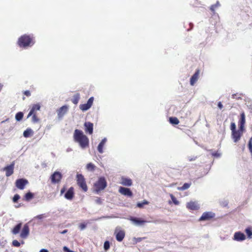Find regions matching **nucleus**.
<instances>
[{
    "mask_svg": "<svg viewBox=\"0 0 252 252\" xmlns=\"http://www.w3.org/2000/svg\"><path fill=\"white\" fill-rule=\"evenodd\" d=\"M74 140L79 143L82 148L89 146V140L88 138L84 134L83 132L79 129H75L73 135Z\"/></svg>",
    "mask_w": 252,
    "mask_h": 252,
    "instance_id": "1",
    "label": "nucleus"
},
{
    "mask_svg": "<svg viewBox=\"0 0 252 252\" xmlns=\"http://www.w3.org/2000/svg\"><path fill=\"white\" fill-rule=\"evenodd\" d=\"M35 38L32 34H25L18 39V45L20 47L32 46L35 43Z\"/></svg>",
    "mask_w": 252,
    "mask_h": 252,
    "instance_id": "2",
    "label": "nucleus"
},
{
    "mask_svg": "<svg viewBox=\"0 0 252 252\" xmlns=\"http://www.w3.org/2000/svg\"><path fill=\"white\" fill-rule=\"evenodd\" d=\"M40 107L41 106L39 103L33 104L27 116V118L31 116L32 117V121L33 123H38L40 121L39 118L37 115V112L40 110Z\"/></svg>",
    "mask_w": 252,
    "mask_h": 252,
    "instance_id": "3",
    "label": "nucleus"
},
{
    "mask_svg": "<svg viewBox=\"0 0 252 252\" xmlns=\"http://www.w3.org/2000/svg\"><path fill=\"white\" fill-rule=\"evenodd\" d=\"M94 190L97 193L103 190L107 186V182L103 177H99L94 184Z\"/></svg>",
    "mask_w": 252,
    "mask_h": 252,
    "instance_id": "4",
    "label": "nucleus"
},
{
    "mask_svg": "<svg viewBox=\"0 0 252 252\" xmlns=\"http://www.w3.org/2000/svg\"><path fill=\"white\" fill-rule=\"evenodd\" d=\"M76 181L78 186L84 192L88 190V187L84 176L81 174H77L76 175Z\"/></svg>",
    "mask_w": 252,
    "mask_h": 252,
    "instance_id": "5",
    "label": "nucleus"
},
{
    "mask_svg": "<svg viewBox=\"0 0 252 252\" xmlns=\"http://www.w3.org/2000/svg\"><path fill=\"white\" fill-rule=\"evenodd\" d=\"M215 214L211 212H206L203 213L201 217L199 219V221L210 220L214 218Z\"/></svg>",
    "mask_w": 252,
    "mask_h": 252,
    "instance_id": "6",
    "label": "nucleus"
},
{
    "mask_svg": "<svg viewBox=\"0 0 252 252\" xmlns=\"http://www.w3.org/2000/svg\"><path fill=\"white\" fill-rule=\"evenodd\" d=\"M94 97H91L88 100L87 103L80 104V109L83 111H85L89 109L92 106L94 102Z\"/></svg>",
    "mask_w": 252,
    "mask_h": 252,
    "instance_id": "7",
    "label": "nucleus"
},
{
    "mask_svg": "<svg viewBox=\"0 0 252 252\" xmlns=\"http://www.w3.org/2000/svg\"><path fill=\"white\" fill-rule=\"evenodd\" d=\"M28 183V181L25 179H19L16 181L15 186L18 189L22 190Z\"/></svg>",
    "mask_w": 252,
    "mask_h": 252,
    "instance_id": "8",
    "label": "nucleus"
},
{
    "mask_svg": "<svg viewBox=\"0 0 252 252\" xmlns=\"http://www.w3.org/2000/svg\"><path fill=\"white\" fill-rule=\"evenodd\" d=\"M51 182L53 184H56L59 183L62 178V175L59 171H55L51 176L50 177Z\"/></svg>",
    "mask_w": 252,
    "mask_h": 252,
    "instance_id": "9",
    "label": "nucleus"
},
{
    "mask_svg": "<svg viewBox=\"0 0 252 252\" xmlns=\"http://www.w3.org/2000/svg\"><path fill=\"white\" fill-rule=\"evenodd\" d=\"M15 162L13 161L10 165H7L3 168V171H5V175L9 177L13 174L14 172V168Z\"/></svg>",
    "mask_w": 252,
    "mask_h": 252,
    "instance_id": "10",
    "label": "nucleus"
},
{
    "mask_svg": "<svg viewBox=\"0 0 252 252\" xmlns=\"http://www.w3.org/2000/svg\"><path fill=\"white\" fill-rule=\"evenodd\" d=\"M246 123L245 114L244 112H242L240 114V119L238 122L239 128L240 130L243 132L244 126Z\"/></svg>",
    "mask_w": 252,
    "mask_h": 252,
    "instance_id": "11",
    "label": "nucleus"
},
{
    "mask_svg": "<svg viewBox=\"0 0 252 252\" xmlns=\"http://www.w3.org/2000/svg\"><path fill=\"white\" fill-rule=\"evenodd\" d=\"M243 132L240 130H234L232 132V138L234 142H237L241 138Z\"/></svg>",
    "mask_w": 252,
    "mask_h": 252,
    "instance_id": "12",
    "label": "nucleus"
},
{
    "mask_svg": "<svg viewBox=\"0 0 252 252\" xmlns=\"http://www.w3.org/2000/svg\"><path fill=\"white\" fill-rule=\"evenodd\" d=\"M119 191L122 194L129 197H131L133 194L132 191L130 190L129 189L122 187H120Z\"/></svg>",
    "mask_w": 252,
    "mask_h": 252,
    "instance_id": "13",
    "label": "nucleus"
},
{
    "mask_svg": "<svg viewBox=\"0 0 252 252\" xmlns=\"http://www.w3.org/2000/svg\"><path fill=\"white\" fill-rule=\"evenodd\" d=\"M129 220L135 224L138 225H143L146 222H147L146 220H142L141 218H135V217H131L130 218Z\"/></svg>",
    "mask_w": 252,
    "mask_h": 252,
    "instance_id": "14",
    "label": "nucleus"
},
{
    "mask_svg": "<svg viewBox=\"0 0 252 252\" xmlns=\"http://www.w3.org/2000/svg\"><path fill=\"white\" fill-rule=\"evenodd\" d=\"M29 225L27 224H25L21 232L20 237L23 239L26 238L29 234Z\"/></svg>",
    "mask_w": 252,
    "mask_h": 252,
    "instance_id": "15",
    "label": "nucleus"
},
{
    "mask_svg": "<svg viewBox=\"0 0 252 252\" xmlns=\"http://www.w3.org/2000/svg\"><path fill=\"white\" fill-rule=\"evenodd\" d=\"M187 208L190 210H197L199 209V207L196 202L190 201L187 203L186 205Z\"/></svg>",
    "mask_w": 252,
    "mask_h": 252,
    "instance_id": "16",
    "label": "nucleus"
},
{
    "mask_svg": "<svg viewBox=\"0 0 252 252\" xmlns=\"http://www.w3.org/2000/svg\"><path fill=\"white\" fill-rule=\"evenodd\" d=\"M200 73L199 69H197L195 73L192 76L190 80V84L191 86H193L198 80Z\"/></svg>",
    "mask_w": 252,
    "mask_h": 252,
    "instance_id": "17",
    "label": "nucleus"
},
{
    "mask_svg": "<svg viewBox=\"0 0 252 252\" xmlns=\"http://www.w3.org/2000/svg\"><path fill=\"white\" fill-rule=\"evenodd\" d=\"M116 234V239L119 242H121L124 239L125 236V232L124 230L116 231L115 232Z\"/></svg>",
    "mask_w": 252,
    "mask_h": 252,
    "instance_id": "18",
    "label": "nucleus"
},
{
    "mask_svg": "<svg viewBox=\"0 0 252 252\" xmlns=\"http://www.w3.org/2000/svg\"><path fill=\"white\" fill-rule=\"evenodd\" d=\"M68 107L64 105L58 110V116L59 118H62L67 112Z\"/></svg>",
    "mask_w": 252,
    "mask_h": 252,
    "instance_id": "19",
    "label": "nucleus"
},
{
    "mask_svg": "<svg viewBox=\"0 0 252 252\" xmlns=\"http://www.w3.org/2000/svg\"><path fill=\"white\" fill-rule=\"evenodd\" d=\"M85 132L92 134L93 132V124L91 122H85L84 124Z\"/></svg>",
    "mask_w": 252,
    "mask_h": 252,
    "instance_id": "20",
    "label": "nucleus"
},
{
    "mask_svg": "<svg viewBox=\"0 0 252 252\" xmlns=\"http://www.w3.org/2000/svg\"><path fill=\"white\" fill-rule=\"evenodd\" d=\"M246 239V236L244 233L241 232H235L234 235V239L238 241H242Z\"/></svg>",
    "mask_w": 252,
    "mask_h": 252,
    "instance_id": "21",
    "label": "nucleus"
},
{
    "mask_svg": "<svg viewBox=\"0 0 252 252\" xmlns=\"http://www.w3.org/2000/svg\"><path fill=\"white\" fill-rule=\"evenodd\" d=\"M74 196V188L70 187L64 195L65 198L71 200Z\"/></svg>",
    "mask_w": 252,
    "mask_h": 252,
    "instance_id": "22",
    "label": "nucleus"
},
{
    "mask_svg": "<svg viewBox=\"0 0 252 252\" xmlns=\"http://www.w3.org/2000/svg\"><path fill=\"white\" fill-rule=\"evenodd\" d=\"M121 184L123 186L129 187L132 185V182L130 179L122 177Z\"/></svg>",
    "mask_w": 252,
    "mask_h": 252,
    "instance_id": "23",
    "label": "nucleus"
},
{
    "mask_svg": "<svg viewBox=\"0 0 252 252\" xmlns=\"http://www.w3.org/2000/svg\"><path fill=\"white\" fill-rule=\"evenodd\" d=\"M34 197V194L33 193L29 191L26 193L23 197V200L26 201H29Z\"/></svg>",
    "mask_w": 252,
    "mask_h": 252,
    "instance_id": "24",
    "label": "nucleus"
},
{
    "mask_svg": "<svg viewBox=\"0 0 252 252\" xmlns=\"http://www.w3.org/2000/svg\"><path fill=\"white\" fill-rule=\"evenodd\" d=\"M106 138H104L101 140V141L98 144V147H97V150H98V151L99 152V153L101 154L103 152V147L106 143Z\"/></svg>",
    "mask_w": 252,
    "mask_h": 252,
    "instance_id": "25",
    "label": "nucleus"
},
{
    "mask_svg": "<svg viewBox=\"0 0 252 252\" xmlns=\"http://www.w3.org/2000/svg\"><path fill=\"white\" fill-rule=\"evenodd\" d=\"M33 134V131L30 128H28L23 132V136L26 138L30 137L32 136Z\"/></svg>",
    "mask_w": 252,
    "mask_h": 252,
    "instance_id": "26",
    "label": "nucleus"
},
{
    "mask_svg": "<svg viewBox=\"0 0 252 252\" xmlns=\"http://www.w3.org/2000/svg\"><path fill=\"white\" fill-rule=\"evenodd\" d=\"M80 98V94L79 93H77L74 95L73 98L71 99V101L74 104H77L79 102Z\"/></svg>",
    "mask_w": 252,
    "mask_h": 252,
    "instance_id": "27",
    "label": "nucleus"
},
{
    "mask_svg": "<svg viewBox=\"0 0 252 252\" xmlns=\"http://www.w3.org/2000/svg\"><path fill=\"white\" fill-rule=\"evenodd\" d=\"M21 226H22V224L21 223L17 224L14 227V228L12 230V233L14 234H18L20 230V229L21 228Z\"/></svg>",
    "mask_w": 252,
    "mask_h": 252,
    "instance_id": "28",
    "label": "nucleus"
},
{
    "mask_svg": "<svg viewBox=\"0 0 252 252\" xmlns=\"http://www.w3.org/2000/svg\"><path fill=\"white\" fill-rule=\"evenodd\" d=\"M169 122L172 125H178L179 123V121L177 118L172 117L169 118Z\"/></svg>",
    "mask_w": 252,
    "mask_h": 252,
    "instance_id": "29",
    "label": "nucleus"
},
{
    "mask_svg": "<svg viewBox=\"0 0 252 252\" xmlns=\"http://www.w3.org/2000/svg\"><path fill=\"white\" fill-rule=\"evenodd\" d=\"M245 232L247 234L248 237L250 239L252 238V227H248L245 229Z\"/></svg>",
    "mask_w": 252,
    "mask_h": 252,
    "instance_id": "30",
    "label": "nucleus"
},
{
    "mask_svg": "<svg viewBox=\"0 0 252 252\" xmlns=\"http://www.w3.org/2000/svg\"><path fill=\"white\" fill-rule=\"evenodd\" d=\"M95 166L92 163H88L86 165V168L88 170L93 171L95 169Z\"/></svg>",
    "mask_w": 252,
    "mask_h": 252,
    "instance_id": "31",
    "label": "nucleus"
},
{
    "mask_svg": "<svg viewBox=\"0 0 252 252\" xmlns=\"http://www.w3.org/2000/svg\"><path fill=\"white\" fill-rule=\"evenodd\" d=\"M191 185V183H185L181 187L178 188V189L180 190H184L189 189Z\"/></svg>",
    "mask_w": 252,
    "mask_h": 252,
    "instance_id": "32",
    "label": "nucleus"
},
{
    "mask_svg": "<svg viewBox=\"0 0 252 252\" xmlns=\"http://www.w3.org/2000/svg\"><path fill=\"white\" fill-rule=\"evenodd\" d=\"M23 118V113L22 112H18L15 115V119L17 121H21Z\"/></svg>",
    "mask_w": 252,
    "mask_h": 252,
    "instance_id": "33",
    "label": "nucleus"
},
{
    "mask_svg": "<svg viewBox=\"0 0 252 252\" xmlns=\"http://www.w3.org/2000/svg\"><path fill=\"white\" fill-rule=\"evenodd\" d=\"M149 203V202L148 201L144 200L142 202L137 203V206L140 208H141L143 207L144 205H148Z\"/></svg>",
    "mask_w": 252,
    "mask_h": 252,
    "instance_id": "34",
    "label": "nucleus"
},
{
    "mask_svg": "<svg viewBox=\"0 0 252 252\" xmlns=\"http://www.w3.org/2000/svg\"><path fill=\"white\" fill-rule=\"evenodd\" d=\"M170 196L172 199V202L175 205H178L179 204V202L172 194H170Z\"/></svg>",
    "mask_w": 252,
    "mask_h": 252,
    "instance_id": "35",
    "label": "nucleus"
},
{
    "mask_svg": "<svg viewBox=\"0 0 252 252\" xmlns=\"http://www.w3.org/2000/svg\"><path fill=\"white\" fill-rule=\"evenodd\" d=\"M20 198V196L18 194H16L12 198V201L13 203H17Z\"/></svg>",
    "mask_w": 252,
    "mask_h": 252,
    "instance_id": "36",
    "label": "nucleus"
},
{
    "mask_svg": "<svg viewBox=\"0 0 252 252\" xmlns=\"http://www.w3.org/2000/svg\"><path fill=\"white\" fill-rule=\"evenodd\" d=\"M197 158H198L197 156H188L187 158H188V161H194V160H196Z\"/></svg>",
    "mask_w": 252,
    "mask_h": 252,
    "instance_id": "37",
    "label": "nucleus"
},
{
    "mask_svg": "<svg viewBox=\"0 0 252 252\" xmlns=\"http://www.w3.org/2000/svg\"><path fill=\"white\" fill-rule=\"evenodd\" d=\"M110 248V244L109 242L108 241H106L104 242V249L105 250L107 251Z\"/></svg>",
    "mask_w": 252,
    "mask_h": 252,
    "instance_id": "38",
    "label": "nucleus"
},
{
    "mask_svg": "<svg viewBox=\"0 0 252 252\" xmlns=\"http://www.w3.org/2000/svg\"><path fill=\"white\" fill-rule=\"evenodd\" d=\"M87 224V223H86L85 222L81 223L79 225V227L80 229V230H82L86 227Z\"/></svg>",
    "mask_w": 252,
    "mask_h": 252,
    "instance_id": "39",
    "label": "nucleus"
},
{
    "mask_svg": "<svg viewBox=\"0 0 252 252\" xmlns=\"http://www.w3.org/2000/svg\"><path fill=\"white\" fill-rule=\"evenodd\" d=\"M12 245L15 247H19L20 246V243L17 240H15L13 241Z\"/></svg>",
    "mask_w": 252,
    "mask_h": 252,
    "instance_id": "40",
    "label": "nucleus"
},
{
    "mask_svg": "<svg viewBox=\"0 0 252 252\" xmlns=\"http://www.w3.org/2000/svg\"><path fill=\"white\" fill-rule=\"evenodd\" d=\"M248 147L250 152L252 154V140H250L249 141Z\"/></svg>",
    "mask_w": 252,
    "mask_h": 252,
    "instance_id": "41",
    "label": "nucleus"
},
{
    "mask_svg": "<svg viewBox=\"0 0 252 252\" xmlns=\"http://www.w3.org/2000/svg\"><path fill=\"white\" fill-rule=\"evenodd\" d=\"M45 217V216L44 214H41V215H37L36 217H35L34 219H35L41 220V219H43Z\"/></svg>",
    "mask_w": 252,
    "mask_h": 252,
    "instance_id": "42",
    "label": "nucleus"
},
{
    "mask_svg": "<svg viewBox=\"0 0 252 252\" xmlns=\"http://www.w3.org/2000/svg\"><path fill=\"white\" fill-rule=\"evenodd\" d=\"M230 129H231L232 132L234 130H236V125L234 123H231V125H230Z\"/></svg>",
    "mask_w": 252,
    "mask_h": 252,
    "instance_id": "43",
    "label": "nucleus"
},
{
    "mask_svg": "<svg viewBox=\"0 0 252 252\" xmlns=\"http://www.w3.org/2000/svg\"><path fill=\"white\" fill-rule=\"evenodd\" d=\"M95 202L97 204H101L102 203V199L100 197H96V199L95 200Z\"/></svg>",
    "mask_w": 252,
    "mask_h": 252,
    "instance_id": "44",
    "label": "nucleus"
},
{
    "mask_svg": "<svg viewBox=\"0 0 252 252\" xmlns=\"http://www.w3.org/2000/svg\"><path fill=\"white\" fill-rule=\"evenodd\" d=\"M24 94L27 96H30L31 95V93L29 91H25L24 92Z\"/></svg>",
    "mask_w": 252,
    "mask_h": 252,
    "instance_id": "45",
    "label": "nucleus"
},
{
    "mask_svg": "<svg viewBox=\"0 0 252 252\" xmlns=\"http://www.w3.org/2000/svg\"><path fill=\"white\" fill-rule=\"evenodd\" d=\"M218 106L220 109H221L223 108V105L221 102H219L218 103Z\"/></svg>",
    "mask_w": 252,
    "mask_h": 252,
    "instance_id": "46",
    "label": "nucleus"
},
{
    "mask_svg": "<svg viewBox=\"0 0 252 252\" xmlns=\"http://www.w3.org/2000/svg\"><path fill=\"white\" fill-rule=\"evenodd\" d=\"M217 7V5L216 4H214V5H213L211 6L210 7V9L211 11H215V8Z\"/></svg>",
    "mask_w": 252,
    "mask_h": 252,
    "instance_id": "47",
    "label": "nucleus"
},
{
    "mask_svg": "<svg viewBox=\"0 0 252 252\" xmlns=\"http://www.w3.org/2000/svg\"><path fill=\"white\" fill-rule=\"evenodd\" d=\"M65 190H66V188L65 187L63 188L61 190V193L63 194V193H64L65 192Z\"/></svg>",
    "mask_w": 252,
    "mask_h": 252,
    "instance_id": "48",
    "label": "nucleus"
},
{
    "mask_svg": "<svg viewBox=\"0 0 252 252\" xmlns=\"http://www.w3.org/2000/svg\"><path fill=\"white\" fill-rule=\"evenodd\" d=\"M212 156H215V157H219L220 156V155L217 152H216V153H213Z\"/></svg>",
    "mask_w": 252,
    "mask_h": 252,
    "instance_id": "49",
    "label": "nucleus"
},
{
    "mask_svg": "<svg viewBox=\"0 0 252 252\" xmlns=\"http://www.w3.org/2000/svg\"><path fill=\"white\" fill-rule=\"evenodd\" d=\"M68 230L67 229H64L63 231L61 232L60 233L64 234L67 233Z\"/></svg>",
    "mask_w": 252,
    "mask_h": 252,
    "instance_id": "50",
    "label": "nucleus"
},
{
    "mask_svg": "<svg viewBox=\"0 0 252 252\" xmlns=\"http://www.w3.org/2000/svg\"><path fill=\"white\" fill-rule=\"evenodd\" d=\"M39 252H49L46 249H41Z\"/></svg>",
    "mask_w": 252,
    "mask_h": 252,
    "instance_id": "51",
    "label": "nucleus"
},
{
    "mask_svg": "<svg viewBox=\"0 0 252 252\" xmlns=\"http://www.w3.org/2000/svg\"><path fill=\"white\" fill-rule=\"evenodd\" d=\"M143 239H144V238H137V242H140Z\"/></svg>",
    "mask_w": 252,
    "mask_h": 252,
    "instance_id": "52",
    "label": "nucleus"
},
{
    "mask_svg": "<svg viewBox=\"0 0 252 252\" xmlns=\"http://www.w3.org/2000/svg\"><path fill=\"white\" fill-rule=\"evenodd\" d=\"M2 87H3V85L0 83V92L1 91Z\"/></svg>",
    "mask_w": 252,
    "mask_h": 252,
    "instance_id": "53",
    "label": "nucleus"
},
{
    "mask_svg": "<svg viewBox=\"0 0 252 252\" xmlns=\"http://www.w3.org/2000/svg\"><path fill=\"white\" fill-rule=\"evenodd\" d=\"M236 94H232V98H235V97H236Z\"/></svg>",
    "mask_w": 252,
    "mask_h": 252,
    "instance_id": "54",
    "label": "nucleus"
},
{
    "mask_svg": "<svg viewBox=\"0 0 252 252\" xmlns=\"http://www.w3.org/2000/svg\"><path fill=\"white\" fill-rule=\"evenodd\" d=\"M216 4L217 5V6H218L219 5V2H217Z\"/></svg>",
    "mask_w": 252,
    "mask_h": 252,
    "instance_id": "55",
    "label": "nucleus"
},
{
    "mask_svg": "<svg viewBox=\"0 0 252 252\" xmlns=\"http://www.w3.org/2000/svg\"><path fill=\"white\" fill-rule=\"evenodd\" d=\"M190 25L191 26L190 29H192V27H193V24H190Z\"/></svg>",
    "mask_w": 252,
    "mask_h": 252,
    "instance_id": "56",
    "label": "nucleus"
},
{
    "mask_svg": "<svg viewBox=\"0 0 252 252\" xmlns=\"http://www.w3.org/2000/svg\"><path fill=\"white\" fill-rule=\"evenodd\" d=\"M21 206V205H19L17 206H16L17 208L20 207Z\"/></svg>",
    "mask_w": 252,
    "mask_h": 252,
    "instance_id": "57",
    "label": "nucleus"
},
{
    "mask_svg": "<svg viewBox=\"0 0 252 252\" xmlns=\"http://www.w3.org/2000/svg\"><path fill=\"white\" fill-rule=\"evenodd\" d=\"M250 140H252V137L250 138Z\"/></svg>",
    "mask_w": 252,
    "mask_h": 252,
    "instance_id": "58",
    "label": "nucleus"
},
{
    "mask_svg": "<svg viewBox=\"0 0 252 252\" xmlns=\"http://www.w3.org/2000/svg\"><path fill=\"white\" fill-rule=\"evenodd\" d=\"M1 245V244L0 243V246Z\"/></svg>",
    "mask_w": 252,
    "mask_h": 252,
    "instance_id": "59",
    "label": "nucleus"
}]
</instances>
